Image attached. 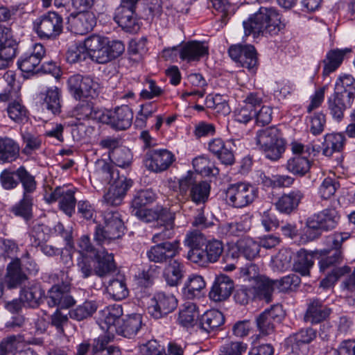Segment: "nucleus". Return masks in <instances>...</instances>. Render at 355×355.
<instances>
[{
    "mask_svg": "<svg viewBox=\"0 0 355 355\" xmlns=\"http://www.w3.org/2000/svg\"><path fill=\"white\" fill-rule=\"evenodd\" d=\"M245 35H277L282 28L281 16L274 7L261 6L243 22Z\"/></svg>",
    "mask_w": 355,
    "mask_h": 355,
    "instance_id": "obj_1",
    "label": "nucleus"
},
{
    "mask_svg": "<svg viewBox=\"0 0 355 355\" xmlns=\"http://www.w3.org/2000/svg\"><path fill=\"white\" fill-rule=\"evenodd\" d=\"M321 256L319 261L320 271L327 273V276L320 282V286L328 288L342 277L351 272L348 266H338L343 261L342 250H321L317 252Z\"/></svg>",
    "mask_w": 355,
    "mask_h": 355,
    "instance_id": "obj_2",
    "label": "nucleus"
},
{
    "mask_svg": "<svg viewBox=\"0 0 355 355\" xmlns=\"http://www.w3.org/2000/svg\"><path fill=\"white\" fill-rule=\"evenodd\" d=\"M104 225L96 227L94 239L97 245L108 244L123 234L124 225L118 211L107 210L104 214Z\"/></svg>",
    "mask_w": 355,
    "mask_h": 355,
    "instance_id": "obj_3",
    "label": "nucleus"
},
{
    "mask_svg": "<svg viewBox=\"0 0 355 355\" xmlns=\"http://www.w3.org/2000/svg\"><path fill=\"white\" fill-rule=\"evenodd\" d=\"M179 191L182 198L191 199L196 205L205 204L209 196L210 185L207 181L196 180V175L189 171L179 181Z\"/></svg>",
    "mask_w": 355,
    "mask_h": 355,
    "instance_id": "obj_4",
    "label": "nucleus"
},
{
    "mask_svg": "<svg viewBox=\"0 0 355 355\" xmlns=\"http://www.w3.org/2000/svg\"><path fill=\"white\" fill-rule=\"evenodd\" d=\"M64 20L57 12L49 11L33 21V30L40 40H56L63 31Z\"/></svg>",
    "mask_w": 355,
    "mask_h": 355,
    "instance_id": "obj_5",
    "label": "nucleus"
},
{
    "mask_svg": "<svg viewBox=\"0 0 355 355\" xmlns=\"http://www.w3.org/2000/svg\"><path fill=\"white\" fill-rule=\"evenodd\" d=\"M8 87L0 94L1 101H12L8 104L7 112L9 117L16 121H22L26 118L27 110L17 98H19V85L15 80V74L12 71L6 74Z\"/></svg>",
    "mask_w": 355,
    "mask_h": 355,
    "instance_id": "obj_6",
    "label": "nucleus"
},
{
    "mask_svg": "<svg viewBox=\"0 0 355 355\" xmlns=\"http://www.w3.org/2000/svg\"><path fill=\"white\" fill-rule=\"evenodd\" d=\"M257 145L264 151L266 157L272 161L279 159L284 151V142L279 130L270 126L257 132Z\"/></svg>",
    "mask_w": 355,
    "mask_h": 355,
    "instance_id": "obj_7",
    "label": "nucleus"
},
{
    "mask_svg": "<svg viewBox=\"0 0 355 355\" xmlns=\"http://www.w3.org/2000/svg\"><path fill=\"white\" fill-rule=\"evenodd\" d=\"M339 219L338 211L332 207H327L307 218L306 232L310 237L317 238L322 234V232L335 228Z\"/></svg>",
    "mask_w": 355,
    "mask_h": 355,
    "instance_id": "obj_8",
    "label": "nucleus"
},
{
    "mask_svg": "<svg viewBox=\"0 0 355 355\" xmlns=\"http://www.w3.org/2000/svg\"><path fill=\"white\" fill-rule=\"evenodd\" d=\"M67 86L70 94L77 101L94 98L99 93L98 83L88 75L71 76L67 80Z\"/></svg>",
    "mask_w": 355,
    "mask_h": 355,
    "instance_id": "obj_9",
    "label": "nucleus"
},
{
    "mask_svg": "<svg viewBox=\"0 0 355 355\" xmlns=\"http://www.w3.org/2000/svg\"><path fill=\"white\" fill-rule=\"evenodd\" d=\"M228 205L242 208L252 203L257 198V189L252 185L239 183L230 184L225 191Z\"/></svg>",
    "mask_w": 355,
    "mask_h": 355,
    "instance_id": "obj_10",
    "label": "nucleus"
},
{
    "mask_svg": "<svg viewBox=\"0 0 355 355\" xmlns=\"http://www.w3.org/2000/svg\"><path fill=\"white\" fill-rule=\"evenodd\" d=\"M178 306V300L171 293H155L148 307V313L155 319L162 318L173 312Z\"/></svg>",
    "mask_w": 355,
    "mask_h": 355,
    "instance_id": "obj_11",
    "label": "nucleus"
},
{
    "mask_svg": "<svg viewBox=\"0 0 355 355\" xmlns=\"http://www.w3.org/2000/svg\"><path fill=\"white\" fill-rule=\"evenodd\" d=\"M133 112L128 105L116 107L114 110H103L101 122L116 130H124L130 127Z\"/></svg>",
    "mask_w": 355,
    "mask_h": 355,
    "instance_id": "obj_12",
    "label": "nucleus"
},
{
    "mask_svg": "<svg viewBox=\"0 0 355 355\" xmlns=\"http://www.w3.org/2000/svg\"><path fill=\"white\" fill-rule=\"evenodd\" d=\"M283 317V310L280 305L272 306L260 313L256 318V324L259 334L257 338L261 336H267L273 334L275 329V324L279 323Z\"/></svg>",
    "mask_w": 355,
    "mask_h": 355,
    "instance_id": "obj_13",
    "label": "nucleus"
},
{
    "mask_svg": "<svg viewBox=\"0 0 355 355\" xmlns=\"http://www.w3.org/2000/svg\"><path fill=\"white\" fill-rule=\"evenodd\" d=\"M137 3H124L121 2L116 10L115 21L128 33H137L140 29V24L135 8Z\"/></svg>",
    "mask_w": 355,
    "mask_h": 355,
    "instance_id": "obj_14",
    "label": "nucleus"
},
{
    "mask_svg": "<svg viewBox=\"0 0 355 355\" xmlns=\"http://www.w3.org/2000/svg\"><path fill=\"white\" fill-rule=\"evenodd\" d=\"M174 161V155L166 149L149 150L144 159L146 168L155 173L167 170Z\"/></svg>",
    "mask_w": 355,
    "mask_h": 355,
    "instance_id": "obj_15",
    "label": "nucleus"
},
{
    "mask_svg": "<svg viewBox=\"0 0 355 355\" xmlns=\"http://www.w3.org/2000/svg\"><path fill=\"white\" fill-rule=\"evenodd\" d=\"M230 57L240 65L254 72L257 67V56L255 48L252 45H233L230 47Z\"/></svg>",
    "mask_w": 355,
    "mask_h": 355,
    "instance_id": "obj_16",
    "label": "nucleus"
},
{
    "mask_svg": "<svg viewBox=\"0 0 355 355\" xmlns=\"http://www.w3.org/2000/svg\"><path fill=\"white\" fill-rule=\"evenodd\" d=\"M179 241L172 243H160L151 246L146 252V256L151 262L164 263L173 260L179 253Z\"/></svg>",
    "mask_w": 355,
    "mask_h": 355,
    "instance_id": "obj_17",
    "label": "nucleus"
},
{
    "mask_svg": "<svg viewBox=\"0 0 355 355\" xmlns=\"http://www.w3.org/2000/svg\"><path fill=\"white\" fill-rule=\"evenodd\" d=\"M69 284L53 285L48 292V304L49 306H58V309H69L76 304V300L70 293Z\"/></svg>",
    "mask_w": 355,
    "mask_h": 355,
    "instance_id": "obj_18",
    "label": "nucleus"
},
{
    "mask_svg": "<svg viewBox=\"0 0 355 355\" xmlns=\"http://www.w3.org/2000/svg\"><path fill=\"white\" fill-rule=\"evenodd\" d=\"M74 189L57 187L52 191L47 200L49 202L59 201V207L66 215L71 216L75 213L76 199Z\"/></svg>",
    "mask_w": 355,
    "mask_h": 355,
    "instance_id": "obj_19",
    "label": "nucleus"
},
{
    "mask_svg": "<svg viewBox=\"0 0 355 355\" xmlns=\"http://www.w3.org/2000/svg\"><path fill=\"white\" fill-rule=\"evenodd\" d=\"M157 199L156 193L152 189H143L137 191L131 202V214L138 219L142 220L150 209L146 207L153 203Z\"/></svg>",
    "mask_w": 355,
    "mask_h": 355,
    "instance_id": "obj_20",
    "label": "nucleus"
},
{
    "mask_svg": "<svg viewBox=\"0 0 355 355\" xmlns=\"http://www.w3.org/2000/svg\"><path fill=\"white\" fill-rule=\"evenodd\" d=\"M92 178L102 184H112L121 179L119 171L112 164L104 159H98L95 162L94 171Z\"/></svg>",
    "mask_w": 355,
    "mask_h": 355,
    "instance_id": "obj_21",
    "label": "nucleus"
},
{
    "mask_svg": "<svg viewBox=\"0 0 355 355\" xmlns=\"http://www.w3.org/2000/svg\"><path fill=\"white\" fill-rule=\"evenodd\" d=\"M132 181L124 175L115 183L111 184L108 191L104 196L107 205L118 206L123 202L127 191L132 187Z\"/></svg>",
    "mask_w": 355,
    "mask_h": 355,
    "instance_id": "obj_22",
    "label": "nucleus"
},
{
    "mask_svg": "<svg viewBox=\"0 0 355 355\" xmlns=\"http://www.w3.org/2000/svg\"><path fill=\"white\" fill-rule=\"evenodd\" d=\"M44 296V289L36 282H28L20 291V299L23 304L31 308L38 307L42 303Z\"/></svg>",
    "mask_w": 355,
    "mask_h": 355,
    "instance_id": "obj_23",
    "label": "nucleus"
},
{
    "mask_svg": "<svg viewBox=\"0 0 355 355\" xmlns=\"http://www.w3.org/2000/svg\"><path fill=\"white\" fill-rule=\"evenodd\" d=\"M70 16L72 30L78 35L91 31L96 23L94 14L87 10H80L76 15L71 14Z\"/></svg>",
    "mask_w": 355,
    "mask_h": 355,
    "instance_id": "obj_24",
    "label": "nucleus"
},
{
    "mask_svg": "<svg viewBox=\"0 0 355 355\" xmlns=\"http://www.w3.org/2000/svg\"><path fill=\"white\" fill-rule=\"evenodd\" d=\"M175 218V212L171 211L167 207L157 205L149 209L141 221L150 223L156 220L158 224L163 227H174Z\"/></svg>",
    "mask_w": 355,
    "mask_h": 355,
    "instance_id": "obj_25",
    "label": "nucleus"
},
{
    "mask_svg": "<svg viewBox=\"0 0 355 355\" xmlns=\"http://www.w3.org/2000/svg\"><path fill=\"white\" fill-rule=\"evenodd\" d=\"M40 98L42 100V106L44 109H46L53 115L61 113L62 91L60 88L56 86L49 87L44 92L40 93Z\"/></svg>",
    "mask_w": 355,
    "mask_h": 355,
    "instance_id": "obj_26",
    "label": "nucleus"
},
{
    "mask_svg": "<svg viewBox=\"0 0 355 355\" xmlns=\"http://www.w3.org/2000/svg\"><path fill=\"white\" fill-rule=\"evenodd\" d=\"M123 315V309L120 304H112L106 306L99 311V320L102 328H106L107 331H115L119 324Z\"/></svg>",
    "mask_w": 355,
    "mask_h": 355,
    "instance_id": "obj_27",
    "label": "nucleus"
},
{
    "mask_svg": "<svg viewBox=\"0 0 355 355\" xmlns=\"http://www.w3.org/2000/svg\"><path fill=\"white\" fill-rule=\"evenodd\" d=\"M5 276V284L10 289L21 286L27 280V275L22 271L21 261L15 258L8 263Z\"/></svg>",
    "mask_w": 355,
    "mask_h": 355,
    "instance_id": "obj_28",
    "label": "nucleus"
},
{
    "mask_svg": "<svg viewBox=\"0 0 355 355\" xmlns=\"http://www.w3.org/2000/svg\"><path fill=\"white\" fill-rule=\"evenodd\" d=\"M303 198L304 193L301 190L294 189L279 197L275 202V207L279 212L291 214L297 209Z\"/></svg>",
    "mask_w": 355,
    "mask_h": 355,
    "instance_id": "obj_29",
    "label": "nucleus"
},
{
    "mask_svg": "<svg viewBox=\"0 0 355 355\" xmlns=\"http://www.w3.org/2000/svg\"><path fill=\"white\" fill-rule=\"evenodd\" d=\"M200 312L198 306L193 302H187L180 308L177 319L178 324L186 329L198 326Z\"/></svg>",
    "mask_w": 355,
    "mask_h": 355,
    "instance_id": "obj_30",
    "label": "nucleus"
},
{
    "mask_svg": "<svg viewBox=\"0 0 355 355\" xmlns=\"http://www.w3.org/2000/svg\"><path fill=\"white\" fill-rule=\"evenodd\" d=\"M17 42L8 26H0V56L10 61L17 55Z\"/></svg>",
    "mask_w": 355,
    "mask_h": 355,
    "instance_id": "obj_31",
    "label": "nucleus"
},
{
    "mask_svg": "<svg viewBox=\"0 0 355 355\" xmlns=\"http://www.w3.org/2000/svg\"><path fill=\"white\" fill-rule=\"evenodd\" d=\"M142 316L139 313L128 315L121 319L120 324L116 327V332L126 338L134 337L142 329Z\"/></svg>",
    "mask_w": 355,
    "mask_h": 355,
    "instance_id": "obj_32",
    "label": "nucleus"
},
{
    "mask_svg": "<svg viewBox=\"0 0 355 355\" xmlns=\"http://www.w3.org/2000/svg\"><path fill=\"white\" fill-rule=\"evenodd\" d=\"M273 280L263 275L257 276L255 285L250 288L253 298L265 300L267 303L272 301V295L275 287Z\"/></svg>",
    "mask_w": 355,
    "mask_h": 355,
    "instance_id": "obj_33",
    "label": "nucleus"
},
{
    "mask_svg": "<svg viewBox=\"0 0 355 355\" xmlns=\"http://www.w3.org/2000/svg\"><path fill=\"white\" fill-rule=\"evenodd\" d=\"M354 100H352L343 94L334 93L328 98L327 105L330 114L334 119L340 121L344 116L346 110L351 107Z\"/></svg>",
    "mask_w": 355,
    "mask_h": 355,
    "instance_id": "obj_34",
    "label": "nucleus"
},
{
    "mask_svg": "<svg viewBox=\"0 0 355 355\" xmlns=\"http://www.w3.org/2000/svg\"><path fill=\"white\" fill-rule=\"evenodd\" d=\"M331 313V309L323 304L318 299H312L308 304V308L304 319L307 322L319 323L326 320Z\"/></svg>",
    "mask_w": 355,
    "mask_h": 355,
    "instance_id": "obj_35",
    "label": "nucleus"
},
{
    "mask_svg": "<svg viewBox=\"0 0 355 355\" xmlns=\"http://www.w3.org/2000/svg\"><path fill=\"white\" fill-rule=\"evenodd\" d=\"M209 47L204 42L191 41L186 43L180 50V57L187 62L198 61L208 54Z\"/></svg>",
    "mask_w": 355,
    "mask_h": 355,
    "instance_id": "obj_36",
    "label": "nucleus"
},
{
    "mask_svg": "<svg viewBox=\"0 0 355 355\" xmlns=\"http://www.w3.org/2000/svg\"><path fill=\"white\" fill-rule=\"evenodd\" d=\"M350 53H352V49L349 48L334 49L329 51L322 60L323 74L327 76L336 71L341 65L345 56Z\"/></svg>",
    "mask_w": 355,
    "mask_h": 355,
    "instance_id": "obj_37",
    "label": "nucleus"
},
{
    "mask_svg": "<svg viewBox=\"0 0 355 355\" xmlns=\"http://www.w3.org/2000/svg\"><path fill=\"white\" fill-rule=\"evenodd\" d=\"M95 259L94 274L97 276L103 277L115 272L116 264L113 254L105 251L96 252Z\"/></svg>",
    "mask_w": 355,
    "mask_h": 355,
    "instance_id": "obj_38",
    "label": "nucleus"
},
{
    "mask_svg": "<svg viewBox=\"0 0 355 355\" xmlns=\"http://www.w3.org/2000/svg\"><path fill=\"white\" fill-rule=\"evenodd\" d=\"M19 144L8 137H0V163H12L19 156Z\"/></svg>",
    "mask_w": 355,
    "mask_h": 355,
    "instance_id": "obj_39",
    "label": "nucleus"
},
{
    "mask_svg": "<svg viewBox=\"0 0 355 355\" xmlns=\"http://www.w3.org/2000/svg\"><path fill=\"white\" fill-rule=\"evenodd\" d=\"M206 286L205 281L200 275H193L184 283L182 288L183 296L188 300L200 298Z\"/></svg>",
    "mask_w": 355,
    "mask_h": 355,
    "instance_id": "obj_40",
    "label": "nucleus"
},
{
    "mask_svg": "<svg viewBox=\"0 0 355 355\" xmlns=\"http://www.w3.org/2000/svg\"><path fill=\"white\" fill-rule=\"evenodd\" d=\"M183 264L178 259L171 260L163 270V277L167 285L177 286L183 277Z\"/></svg>",
    "mask_w": 355,
    "mask_h": 355,
    "instance_id": "obj_41",
    "label": "nucleus"
},
{
    "mask_svg": "<svg viewBox=\"0 0 355 355\" xmlns=\"http://www.w3.org/2000/svg\"><path fill=\"white\" fill-rule=\"evenodd\" d=\"M222 325V312L212 309L204 313L199 319L198 327L207 333L214 331Z\"/></svg>",
    "mask_w": 355,
    "mask_h": 355,
    "instance_id": "obj_42",
    "label": "nucleus"
},
{
    "mask_svg": "<svg viewBox=\"0 0 355 355\" xmlns=\"http://www.w3.org/2000/svg\"><path fill=\"white\" fill-rule=\"evenodd\" d=\"M110 337L101 335L92 342V355H121L119 347L109 345Z\"/></svg>",
    "mask_w": 355,
    "mask_h": 355,
    "instance_id": "obj_43",
    "label": "nucleus"
},
{
    "mask_svg": "<svg viewBox=\"0 0 355 355\" xmlns=\"http://www.w3.org/2000/svg\"><path fill=\"white\" fill-rule=\"evenodd\" d=\"M75 112L80 119H92L101 122L103 110L94 107L91 101H80L76 106Z\"/></svg>",
    "mask_w": 355,
    "mask_h": 355,
    "instance_id": "obj_44",
    "label": "nucleus"
},
{
    "mask_svg": "<svg viewBox=\"0 0 355 355\" xmlns=\"http://www.w3.org/2000/svg\"><path fill=\"white\" fill-rule=\"evenodd\" d=\"M33 196L22 195L19 202L10 207V212L28 222L33 218Z\"/></svg>",
    "mask_w": 355,
    "mask_h": 355,
    "instance_id": "obj_45",
    "label": "nucleus"
},
{
    "mask_svg": "<svg viewBox=\"0 0 355 355\" xmlns=\"http://www.w3.org/2000/svg\"><path fill=\"white\" fill-rule=\"evenodd\" d=\"M345 137L340 133L327 134L324 137L322 150L325 156L330 157L335 152L343 150L345 143Z\"/></svg>",
    "mask_w": 355,
    "mask_h": 355,
    "instance_id": "obj_46",
    "label": "nucleus"
},
{
    "mask_svg": "<svg viewBox=\"0 0 355 355\" xmlns=\"http://www.w3.org/2000/svg\"><path fill=\"white\" fill-rule=\"evenodd\" d=\"M98 309V304L94 300H86L82 304L68 311L71 319L82 321L91 318Z\"/></svg>",
    "mask_w": 355,
    "mask_h": 355,
    "instance_id": "obj_47",
    "label": "nucleus"
},
{
    "mask_svg": "<svg viewBox=\"0 0 355 355\" xmlns=\"http://www.w3.org/2000/svg\"><path fill=\"white\" fill-rule=\"evenodd\" d=\"M317 331L312 328L302 329L296 334L289 336L286 340L287 345L291 346L295 352L301 344H309L316 338Z\"/></svg>",
    "mask_w": 355,
    "mask_h": 355,
    "instance_id": "obj_48",
    "label": "nucleus"
},
{
    "mask_svg": "<svg viewBox=\"0 0 355 355\" xmlns=\"http://www.w3.org/2000/svg\"><path fill=\"white\" fill-rule=\"evenodd\" d=\"M17 178L19 184L21 183L23 188V196H33V194L37 188V182L35 176L31 174L26 168L21 166L16 170Z\"/></svg>",
    "mask_w": 355,
    "mask_h": 355,
    "instance_id": "obj_49",
    "label": "nucleus"
},
{
    "mask_svg": "<svg viewBox=\"0 0 355 355\" xmlns=\"http://www.w3.org/2000/svg\"><path fill=\"white\" fill-rule=\"evenodd\" d=\"M334 92L343 94L345 96L355 99V79L352 75L343 74L337 79Z\"/></svg>",
    "mask_w": 355,
    "mask_h": 355,
    "instance_id": "obj_50",
    "label": "nucleus"
},
{
    "mask_svg": "<svg viewBox=\"0 0 355 355\" xmlns=\"http://www.w3.org/2000/svg\"><path fill=\"white\" fill-rule=\"evenodd\" d=\"M106 290L107 293L117 301L125 299L129 293L124 277L121 275L116 279H110Z\"/></svg>",
    "mask_w": 355,
    "mask_h": 355,
    "instance_id": "obj_51",
    "label": "nucleus"
},
{
    "mask_svg": "<svg viewBox=\"0 0 355 355\" xmlns=\"http://www.w3.org/2000/svg\"><path fill=\"white\" fill-rule=\"evenodd\" d=\"M313 265V256L304 249H301L297 252L293 269L303 276L309 275L310 268Z\"/></svg>",
    "mask_w": 355,
    "mask_h": 355,
    "instance_id": "obj_52",
    "label": "nucleus"
},
{
    "mask_svg": "<svg viewBox=\"0 0 355 355\" xmlns=\"http://www.w3.org/2000/svg\"><path fill=\"white\" fill-rule=\"evenodd\" d=\"M311 168V162L304 156L295 155L287 162L286 168L293 175L304 176Z\"/></svg>",
    "mask_w": 355,
    "mask_h": 355,
    "instance_id": "obj_53",
    "label": "nucleus"
},
{
    "mask_svg": "<svg viewBox=\"0 0 355 355\" xmlns=\"http://www.w3.org/2000/svg\"><path fill=\"white\" fill-rule=\"evenodd\" d=\"M109 159L116 166L127 168L132 164L133 155L130 149L122 145L117 150L112 153Z\"/></svg>",
    "mask_w": 355,
    "mask_h": 355,
    "instance_id": "obj_54",
    "label": "nucleus"
},
{
    "mask_svg": "<svg viewBox=\"0 0 355 355\" xmlns=\"http://www.w3.org/2000/svg\"><path fill=\"white\" fill-rule=\"evenodd\" d=\"M192 164L195 171L202 176H216L220 173V169L218 167L209 166V160L203 156L194 158Z\"/></svg>",
    "mask_w": 355,
    "mask_h": 355,
    "instance_id": "obj_55",
    "label": "nucleus"
},
{
    "mask_svg": "<svg viewBox=\"0 0 355 355\" xmlns=\"http://www.w3.org/2000/svg\"><path fill=\"white\" fill-rule=\"evenodd\" d=\"M41 61L30 53H25L21 55L18 61V68L26 73H37L40 72V64Z\"/></svg>",
    "mask_w": 355,
    "mask_h": 355,
    "instance_id": "obj_56",
    "label": "nucleus"
},
{
    "mask_svg": "<svg viewBox=\"0 0 355 355\" xmlns=\"http://www.w3.org/2000/svg\"><path fill=\"white\" fill-rule=\"evenodd\" d=\"M144 88L140 92V97L143 99L150 100L164 94V89L153 79L146 78L144 83Z\"/></svg>",
    "mask_w": 355,
    "mask_h": 355,
    "instance_id": "obj_57",
    "label": "nucleus"
},
{
    "mask_svg": "<svg viewBox=\"0 0 355 355\" xmlns=\"http://www.w3.org/2000/svg\"><path fill=\"white\" fill-rule=\"evenodd\" d=\"M69 316L62 309H57L50 316V324L55 327L57 333L60 336H65L64 327L68 325Z\"/></svg>",
    "mask_w": 355,
    "mask_h": 355,
    "instance_id": "obj_58",
    "label": "nucleus"
},
{
    "mask_svg": "<svg viewBox=\"0 0 355 355\" xmlns=\"http://www.w3.org/2000/svg\"><path fill=\"white\" fill-rule=\"evenodd\" d=\"M22 139L24 144H25L22 153L26 155H31L33 151L40 149L41 147L42 139L40 137L31 132H24L22 134Z\"/></svg>",
    "mask_w": 355,
    "mask_h": 355,
    "instance_id": "obj_59",
    "label": "nucleus"
},
{
    "mask_svg": "<svg viewBox=\"0 0 355 355\" xmlns=\"http://www.w3.org/2000/svg\"><path fill=\"white\" fill-rule=\"evenodd\" d=\"M240 249L241 254L247 259L251 260L255 258L260 250V245L250 238L240 240Z\"/></svg>",
    "mask_w": 355,
    "mask_h": 355,
    "instance_id": "obj_60",
    "label": "nucleus"
},
{
    "mask_svg": "<svg viewBox=\"0 0 355 355\" xmlns=\"http://www.w3.org/2000/svg\"><path fill=\"white\" fill-rule=\"evenodd\" d=\"M88 52L81 46H71L66 53V60L70 64L82 62L89 59Z\"/></svg>",
    "mask_w": 355,
    "mask_h": 355,
    "instance_id": "obj_61",
    "label": "nucleus"
},
{
    "mask_svg": "<svg viewBox=\"0 0 355 355\" xmlns=\"http://www.w3.org/2000/svg\"><path fill=\"white\" fill-rule=\"evenodd\" d=\"M0 183L6 190H12L19 185V180L17 178L16 170L11 171L4 169L0 174Z\"/></svg>",
    "mask_w": 355,
    "mask_h": 355,
    "instance_id": "obj_62",
    "label": "nucleus"
},
{
    "mask_svg": "<svg viewBox=\"0 0 355 355\" xmlns=\"http://www.w3.org/2000/svg\"><path fill=\"white\" fill-rule=\"evenodd\" d=\"M206 243V238L198 230H193L187 233L184 240V245L189 248V250L202 248Z\"/></svg>",
    "mask_w": 355,
    "mask_h": 355,
    "instance_id": "obj_63",
    "label": "nucleus"
},
{
    "mask_svg": "<svg viewBox=\"0 0 355 355\" xmlns=\"http://www.w3.org/2000/svg\"><path fill=\"white\" fill-rule=\"evenodd\" d=\"M77 214L80 218L86 220H94L96 209L94 205L88 200H80L77 203Z\"/></svg>",
    "mask_w": 355,
    "mask_h": 355,
    "instance_id": "obj_64",
    "label": "nucleus"
}]
</instances>
